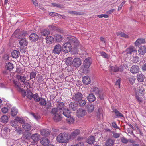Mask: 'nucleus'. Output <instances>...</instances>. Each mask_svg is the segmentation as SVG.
I'll return each mask as SVG.
<instances>
[{
    "label": "nucleus",
    "mask_w": 146,
    "mask_h": 146,
    "mask_svg": "<svg viewBox=\"0 0 146 146\" xmlns=\"http://www.w3.org/2000/svg\"><path fill=\"white\" fill-rule=\"evenodd\" d=\"M65 62L66 64L68 66L72 65L73 60L72 57H68L65 59Z\"/></svg>",
    "instance_id": "6ab92c4d"
},
{
    "label": "nucleus",
    "mask_w": 146,
    "mask_h": 146,
    "mask_svg": "<svg viewBox=\"0 0 146 146\" xmlns=\"http://www.w3.org/2000/svg\"><path fill=\"white\" fill-rule=\"evenodd\" d=\"M1 119L2 122L6 123L8 121L9 118L7 116L4 115L1 117Z\"/></svg>",
    "instance_id": "a19ab883"
},
{
    "label": "nucleus",
    "mask_w": 146,
    "mask_h": 146,
    "mask_svg": "<svg viewBox=\"0 0 146 146\" xmlns=\"http://www.w3.org/2000/svg\"><path fill=\"white\" fill-rule=\"evenodd\" d=\"M139 70V66L136 65H134L132 66L130 70L131 72L133 74L138 73Z\"/></svg>",
    "instance_id": "9b49d317"
},
{
    "label": "nucleus",
    "mask_w": 146,
    "mask_h": 146,
    "mask_svg": "<svg viewBox=\"0 0 146 146\" xmlns=\"http://www.w3.org/2000/svg\"><path fill=\"white\" fill-rule=\"evenodd\" d=\"M88 100L91 102H94L96 100V98L92 94H89L87 98Z\"/></svg>",
    "instance_id": "c85d7f7f"
},
{
    "label": "nucleus",
    "mask_w": 146,
    "mask_h": 146,
    "mask_svg": "<svg viewBox=\"0 0 146 146\" xmlns=\"http://www.w3.org/2000/svg\"><path fill=\"white\" fill-rule=\"evenodd\" d=\"M70 139V135L67 133H60L57 137L58 142L61 143H68Z\"/></svg>",
    "instance_id": "f03ea898"
},
{
    "label": "nucleus",
    "mask_w": 146,
    "mask_h": 146,
    "mask_svg": "<svg viewBox=\"0 0 146 146\" xmlns=\"http://www.w3.org/2000/svg\"><path fill=\"white\" fill-rule=\"evenodd\" d=\"M52 6L53 7H57L58 8L63 7V5L60 4H57L56 3H51Z\"/></svg>",
    "instance_id": "603ef678"
},
{
    "label": "nucleus",
    "mask_w": 146,
    "mask_h": 146,
    "mask_svg": "<svg viewBox=\"0 0 146 146\" xmlns=\"http://www.w3.org/2000/svg\"><path fill=\"white\" fill-rule=\"evenodd\" d=\"M36 74V72H31L30 73V79H31L33 78H35Z\"/></svg>",
    "instance_id": "6e6d98bb"
},
{
    "label": "nucleus",
    "mask_w": 146,
    "mask_h": 146,
    "mask_svg": "<svg viewBox=\"0 0 146 146\" xmlns=\"http://www.w3.org/2000/svg\"><path fill=\"white\" fill-rule=\"evenodd\" d=\"M53 38L51 36H47L46 38V42L47 44H49L52 43L54 41Z\"/></svg>",
    "instance_id": "c756f323"
},
{
    "label": "nucleus",
    "mask_w": 146,
    "mask_h": 146,
    "mask_svg": "<svg viewBox=\"0 0 146 146\" xmlns=\"http://www.w3.org/2000/svg\"><path fill=\"white\" fill-rule=\"evenodd\" d=\"M1 111L2 112L5 113L8 112V110L7 108L4 107L2 108Z\"/></svg>",
    "instance_id": "338daca9"
},
{
    "label": "nucleus",
    "mask_w": 146,
    "mask_h": 146,
    "mask_svg": "<svg viewBox=\"0 0 146 146\" xmlns=\"http://www.w3.org/2000/svg\"><path fill=\"white\" fill-rule=\"evenodd\" d=\"M80 101V102H79V104L81 106H84L86 103V101L84 100H81Z\"/></svg>",
    "instance_id": "13d9d810"
},
{
    "label": "nucleus",
    "mask_w": 146,
    "mask_h": 146,
    "mask_svg": "<svg viewBox=\"0 0 146 146\" xmlns=\"http://www.w3.org/2000/svg\"><path fill=\"white\" fill-rule=\"evenodd\" d=\"M145 39L143 38H139L137 39L134 42V45L135 46L137 47L141 44L145 43Z\"/></svg>",
    "instance_id": "ddd939ff"
},
{
    "label": "nucleus",
    "mask_w": 146,
    "mask_h": 146,
    "mask_svg": "<svg viewBox=\"0 0 146 146\" xmlns=\"http://www.w3.org/2000/svg\"><path fill=\"white\" fill-rule=\"evenodd\" d=\"M129 80L130 84H133L135 82V78L134 76H131L129 78Z\"/></svg>",
    "instance_id": "c03bdc74"
},
{
    "label": "nucleus",
    "mask_w": 146,
    "mask_h": 146,
    "mask_svg": "<svg viewBox=\"0 0 146 146\" xmlns=\"http://www.w3.org/2000/svg\"><path fill=\"white\" fill-rule=\"evenodd\" d=\"M142 69L143 71H146V63L142 65Z\"/></svg>",
    "instance_id": "774afa93"
},
{
    "label": "nucleus",
    "mask_w": 146,
    "mask_h": 146,
    "mask_svg": "<svg viewBox=\"0 0 146 146\" xmlns=\"http://www.w3.org/2000/svg\"><path fill=\"white\" fill-rule=\"evenodd\" d=\"M28 43L27 40L25 38L21 39L19 42L20 46L23 47L27 46L28 44Z\"/></svg>",
    "instance_id": "393cba45"
},
{
    "label": "nucleus",
    "mask_w": 146,
    "mask_h": 146,
    "mask_svg": "<svg viewBox=\"0 0 146 146\" xmlns=\"http://www.w3.org/2000/svg\"><path fill=\"white\" fill-rule=\"evenodd\" d=\"M26 78V77L24 76H20V79L21 81L24 83H25Z\"/></svg>",
    "instance_id": "e2e57ef3"
},
{
    "label": "nucleus",
    "mask_w": 146,
    "mask_h": 146,
    "mask_svg": "<svg viewBox=\"0 0 146 146\" xmlns=\"http://www.w3.org/2000/svg\"><path fill=\"white\" fill-rule=\"evenodd\" d=\"M114 140L109 138L106 140L105 145L106 146H113L114 144Z\"/></svg>",
    "instance_id": "dca6fc26"
},
{
    "label": "nucleus",
    "mask_w": 146,
    "mask_h": 146,
    "mask_svg": "<svg viewBox=\"0 0 146 146\" xmlns=\"http://www.w3.org/2000/svg\"><path fill=\"white\" fill-rule=\"evenodd\" d=\"M71 112L68 108H64L63 111V114L66 117L68 118L70 116Z\"/></svg>",
    "instance_id": "aec40b11"
},
{
    "label": "nucleus",
    "mask_w": 146,
    "mask_h": 146,
    "mask_svg": "<svg viewBox=\"0 0 146 146\" xmlns=\"http://www.w3.org/2000/svg\"><path fill=\"white\" fill-rule=\"evenodd\" d=\"M112 126L114 128L118 129H120V128L117 125L116 122H114L112 123Z\"/></svg>",
    "instance_id": "0e129e2a"
},
{
    "label": "nucleus",
    "mask_w": 146,
    "mask_h": 146,
    "mask_svg": "<svg viewBox=\"0 0 146 146\" xmlns=\"http://www.w3.org/2000/svg\"><path fill=\"white\" fill-rule=\"evenodd\" d=\"M91 64L90 58L88 57L84 60V65L85 68H88L90 67Z\"/></svg>",
    "instance_id": "f3484780"
},
{
    "label": "nucleus",
    "mask_w": 146,
    "mask_h": 146,
    "mask_svg": "<svg viewBox=\"0 0 146 146\" xmlns=\"http://www.w3.org/2000/svg\"><path fill=\"white\" fill-rule=\"evenodd\" d=\"M95 140V138L93 136H90L87 140V142L90 144L93 143Z\"/></svg>",
    "instance_id": "c9c22d12"
},
{
    "label": "nucleus",
    "mask_w": 146,
    "mask_h": 146,
    "mask_svg": "<svg viewBox=\"0 0 146 146\" xmlns=\"http://www.w3.org/2000/svg\"><path fill=\"white\" fill-rule=\"evenodd\" d=\"M50 133V131L47 130L42 129L40 131L41 134L43 136H46Z\"/></svg>",
    "instance_id": "cd10ccee"
},
{
    "label": "nucleus",
    "mask_w": 146,
    "mask_h": 146,
    "mask_svg": "<svg viewBox=\"0 0 146 146\" xmlns=\"http://www.w3.org/2000/svg\"><path fill=\"white\" fill-rule=\"evenodd\" d=\"M113 134V136L115 138H118L119 137L120 134L119 133H116L114 132H112Z\"/></svg>",
    "instance_id": "052dcab7"
},
{
    "label": "nucleus",
    "mask_w": 146,
    "mask_h": 146,
    "mask_svg": "<svg viewBox=\"0 0 146 146\" xmlns=\"http://www.w3.org/2000/svg\"><path fill=\"white\" fill-rule=\"evenodd\" d=\"M40 135L38 133H35L32 135L31 136V139L34 141H38L40 138Z\"/></svg>",
    "instance_id": "412c9836"
},
{
    "label": "nucleus",
    "mask_w": 146,
    "mask_h": 146,
    "mask_svg": "<svg viewBox=\"0 0 146 146\" xmlns=\"http://www.w3.org/2000/svg\"><path fill=\"white\" fill-rule=\"evenodd\" d=\"M145 90L144 88L142 85L140 86L138 89L135 91V95H139L140 96H143V92Z\"/></svg>",
    "instance_id": "39448f33"
},
{
    "label": "nucleus",
    "mask_w": 146,
    "mask_h": 146,
    "mask_svg": "<svg viewBox=\"0 0 146 146\" xmlns=\"http://www.w3.org/2000/svg\"><path fill=\"white\" fill-rule=\"evenodd\" d=\"M22 127L23 129L24 130L26 131H28L31 129V126L29 124L27 123H25L22 125Z\"/></svg>",
    "instance_id": "b1692460"
},
{
    "label": "nucleus",
    "mask_w": 146,
    "mask_h": 146,
    "mask_svg": "<svg viewBox=\"0 0 146 146\" xmlns=\"http://www.w3.org/2000/svg\"><path fill=\"white\" fill-rule=\"evenodd\" d=\"M40 142L42 145L46 146L49 143V141L47 138H42L40 141Z\"/></svg>",
    "instance_id": "5701e85b"
},
{
    "label": "nucleus",
    "mask_w": 146,
    "mask_h": 146,
    "mask_svg": "<svg viewBox=\"0 0 146 146\" xmlns=\"http://www.w3.org/2000/svg\"><path fill=\"white\" fill-rule=\"evenodd\" d=\"M139 59L137 56V54L136 53H135L133 55V57L132 59V61L133 63H136L139 62Z\"/></svg>",
    "instance_id": "4c0bfd02"
},
{
    "label": "nucleus",
    "mask_w": 146,
    "mask_h": 146,
    "mask_svg": "<svg viewBox=\"0 0 146 146\" xmlns=\"http://www.w3.org/2000/svg\"><path fill=\"white\" fill-rule=\"evenodd\" d=\"M84 143L82 142H78L77 144L74 145H71V146H84Z\"/></svg>",
    "instance_id": "69168bd1"
},
{
    "label": "nucleus",
    "mask_w": 146,
    "mask_h": 146,
    "mask_svg": "<svg viewBox=\"0 0 146 146\" xmlns=\"http://www.w3.org/2000/svg\"><path fill=\"white\" fill-rule=\"evenodd\" d=\"M33 98L34 100L36 102H39L40 100V98L37 93H36L33 95Z\"/></svg>",
    "instance_id": "37998d69"
},
{
    "label": "nucleus",
    "mask_w": 146,
    "mask_h": 146,
    "mask_svg": "<svg viewBox=\"0 0 146 146\" xmlns=\"http://www.w3.org/2000/svg\"><path fill=\"white\" fill-rule=\"evenodd\" d=\"M82 98V95L81 93L78 92L75 94L73 96V99L75 101L79 102Z\"/></svg>",
    "instance_id": "1a4fd4ad"
},
{
    "label": "nucleus",
    "mask_w": 146,
    "mask_h": 146,
    "mask_svg": "<svg viewBox=\"0 0 146 146\" xmlns=\"http://www.w3.org/2000/svg\"><path fill=\"white\" fill-rule=\"evenodd\" d=\"M125 52L126 54H129L131 55L132 53H136L137 51L134 46H130L126 49Z\"/></svg>",
    "instance_id": "0eeeda50"
},
{
    "label": "nucleus",
    "mask_w": 146,
    "mask_h": 146,
    "mask_svg": "<svg viewBox=\"0 0 146 146\" xmlns=\"http://www.w3.org/2000/svg\"><path fill=\"white\" fill-rule=\"evenodd\" d=\"M81 64V61L79 58H76L73 60L72 65L74 67H79L80 66Z\"/></svg>",
    "instance_id": "6e6552de"
},
{
    "label": "nucleus",
    "mask_w": 146,
    "mask_h": 146,
    "mask_svg": "<svg viewBox=\"0 0 146 146\" xmlns=\"http://www.w3.org/2000/svg\"><path fill=\"white\" fill-rule=\"evenodd\" d=\"M78 104L76 102H72L69 104V108L72 111H74L78 108Z\"/></svg>",
    "instance_id": "4468645a"
},
{
    "label": "nucleus",
    "mask_w": 146,
    "mask_h": 146,
    "mask_svg": "<svg viewBox=\"0 0 146 146\" xmlns=\"http://www.w3.org/2000/svg\"><path fill=\"white\" fill-rule=\"evenodd\" d=\"M17 122L15 119L13 121H12L10 122L11 125L14 127H15L17 125Z\"/></svg>",
    "instance_id": "864d4df0"
},
{
    "label": "nucleus",
    "mask_w": 146,
    "mask_h": 146,
    "mask_svg": "<svg viewBox=\"0 0 146 146\" xmlns=\"http://www.w3.org/2000/svg\"><path fill=\"white\" fill-rule=\"evenodd\" d=\"M80 133V131L79 129H76L73 131L71 133L70 137L73 138L75 137L76 136L78 135Z\"/></svg>",
    "instance_id": "2f4dec72"
},
{
    "label": "nucleus",
    "mask_w": 146,
    "mask_h": 146,
    "mask_svg": "<svg viewBox=\"0 0 146 146\" xmlns=\"http://www.w3.org/2000/svg\"><path fill=\"white\" fill-rule=\"evenodd\" d=\"M50 31L48 29L43 30L41 32V34L45 36H47L50 34Z\"/></svg>",
    "instance_id": "ea45409f"
},
{
    "label": "nucleus",
    "mask_w": 146,
    "mask_h": 146,
    "mask_svg": "<svg viewBox=\"0 0 146 146\" xmlns=\"http://www.w3.org/2000/svg\"><path fill=\"white\" fill-rule=\"evenodd\" d=\"M142 96H140L139 95H135V98L137 101L140 103H142L143 100Z\"/></svg>",
    "instance_id": "a18cd8bd"
},
{
    "label": "nucleus",
    "mask_w": 146,
    "mask_h": 146,
    "mask_svg": "<svg viewBox=\"0 0 146 146\" xmlns=\"http://www.w3.org/2000/svg\"><path fill=\"white\" fill-rule=\"evenodd\" d=\"M15 119L17 121V122H19L20 123H22L24 122V120L22 118L17 117Z\"/></svg>",
    "instance_id": "5fc2aeb1"
},
{
    "label": "nucleus",
    "mask_w": 146,
    "mask_h": 146,
    "mask_svg": "<svg viewBox=\"0 0 146 146\" xmlns=\"http://www.w3.org/2000/svg\"><path fill=\"white\" fill-rule=\"evenodd\" d=\"M115 113L117 117H123L124 115L116 109H114L113 111Z\"/></svg>",
    "instance_id": "e433bc0d"
},
{
    "label": "nucleus",
    "mask_w": 146,
    "mask_h": 146,
    "mask_svg": "<svg viewBox=\"0 0 146 146\" xmlns=\"http://www.w3.org/2000/svg\"><path fill=\"white\" fill-rule=\"evenodd\" d=\"M38 36L35 33L31 34L29 36V39L31 41L35 42L38 39Z\"/></svg>",
    "instance_id": "f8f14e48"
},
{
    "label": "nucleus",
    "mask_w": 146,
    "mask_h": 146,
    "mask_svg": "<svg viewBox=\"0 0 146 146\" xmlns=\"http://www.w3.org/2000/svg\"><path fill=\"white\" fill-rule=\"evenodd\" d=\"M116 35L117 36L125 38H129V36L127 34L122 32H118L116 33Z\"/></svg>",
    "instance_id": "bb28decb"
},
{
    "label": "nucleus",
    "mask_w": 146,
    "mask_h": 146,
    "mask_svg": "<svg viewBox=\"0 0 146 146\" xmlns=\"http://www.w3.org/2000/svg\"><path fill=\"white\" fill-rule=\"evenodd\" d=\"M90 92L92 94H94L96 95H99V90L96 87H94L91 89Z\"/></svg>",
    "instance_id": "4be33fe9"
},
{
    "label": "nucleus",
    "mask_w": 146,
    "mask_h": 146,
    "mask_svg": "<svg viewBox=\"0 0 146 146\" xmlns=\"http://www.w3.org/2000/svg\"><path fill=\"white\" fill-rule=\"evenodd\" d=\"M27 97L30 99H31L33 97V95L32 92L31 91L28 92L27 94Z\"/></svg>",
    "instance_id": "bf43d9fd"
},
{
    "label": "nucleus",
    "mask_w": 146,
    "mask_h": 146,
    "mask_svg": "<svg viewBox=\"0 0 146 146\" xmlns=\"http://www.w3.org/2000/svg\"><path fill=\"white\" fill-rule=\"evenodd\" d=\"M61 111L58 108H53L51 112V113L53 116L54 121L58 122L61 120Z\"/></svg>",
    "instance_id": "7ed1b4c3"
},
{
    "label": "nucleus",
    "mask_w": 146,
    "mask_h": 146,
    "mask_svg": "<svg viewBox=\"0 0 146 146\" xmlns=\"http://www.w3.org/2000/svg\"><path fill=\"white\" fill-rule=\"evenodd\" d=\"M18 113L17 109L14 107L12 108L11 110V114L12 116L14 117Z\"/></svg>",
    "instance_id": "58836bf2"
},
{
    "label": "nucleus",
    "mask_w": 146,
    "mask_h": 146,
    "mask_svg": "<svg viewBox=\"0 0 146 146\" xmlns=\"http://www.w3.org/2000/svg\"><path fill=\"white\" fill-rule=\"evenodd\" d=\"M20 53L19 52L16 50H14L11 53L12 56L13 58H17L19 56Z\"/></svg>",
    "instance_id": "7c9ffc66"
},
{
    "label": "nucleus",
    "mask_w": 146,
    "mask_h": 146,
    "mask_svg": "<svg viewBox=\"0 0 146 146\" xmlns=\"http://www.w3.org/2000/svg\"><path fill=\"white\" fill-rule=\"evenodd\" d=\"M68 13H70L72 15H82L83 14V13L82 12H77L75 11H68Z\"/></svg>",
    "instance_id": "79ce46f5"
},
{
    "label": "nucleus",
    "mask_w": 146,
    "mask_h": 146,
    "mask_svg": "<svg viewBox=\"0 0 146 146\" xmlns=\"http://www.w3.org/2000/svg\"><path fill=\"white\" fill-rule=\"evenodd\" d=\"M62 50V47L59 44L55 45L52 50V52L54 54H57L59 55Z\"/></svg>",
    "instance_id": "423d86ee"
},
{
    "label": "nucleus",
    "mask_w": 146,
    "mask_h": 146,
    "mask_svg": "<svg viewBox=\"0 0 146 146\" xmlns=\"http://www.w3.org/2000/svg\"><path fill=\"white\" fill-rule=\"evenodd\" d=\"M82 82L84 84L88 85L90 83V78L88 76H84L82 78Z\"/></svg>",
    "instance_id": "a211bd4d"
},
{
    "label": "nucleus",
    "mask_w": 146,
    "mask_h": 146,
    "mask_svg": "<svg viewBox=\"0 0 146 146\" xmlns=\"http://www.w3.org/2000/svg\"><path fill=\"white\" fill-rule=\"evenodd\" d=\"M121 141L123 143H126L128 142V140L123 137L121 138Z\"/></svg>",
    "instance_id": "680f3d73"
},
{
    "label": "nucleus",
    "mask_w": 146,
    "mask_h": 146,
    "mask_svg": "<svg viewBox=\"0 0 146 146\" xmlns=\"http://www.w3.org/2000/svg\"><path fill=\"white\" fill-rule=\"evenodd\" d=\"M28 35V34L27 32L26 31H23L20 34V35H19V37L21 38V37H25L27 36Z\"/></svg>",
    "instance_id": "09e8293b"
},
{
    "label": "nucleus",
    "mask_w": 146,
    "mask_h": 146,
    "mask_svg": "<svg viewBox=\"0 0 146 146\" xmlns=\"http://www.w3.org/2000/svg\"><path fill=\"white\" fill-rule=\"evenodd\" d=\"M77 116L79 117H84L86 114V112L85 110L82 109H80L77 110Z\"/></svg>",
    "instance_id": "2eb2a0df"
},
{
    "label": "nucleus",
    "mask_w": 146,
    "mask_h": 146,
    "mask_svg": "<svg viewBox=\"0 0 146 146\" xmlns=\"http://www.w3.org/2000/svg\"><path fill=\"white\" fill-rule=\"evenodd\" d=\"M40 104L42 106H45L46 104V102L45 99L41 98L40 99Z\"/></svg>",
    "instance_id": "49530a36"
},
{
    "label": "nucleus",
    "mask_w": 146,
    "mask_h": 146,
    "mask_svg": "<svg viewBox=\"0 0 146 146\" xmlns=\"http://www.w3.org/2000/svg\"><path fill=\"white\" fill-rule=\"evenodd\" d=\"M94 105L92 104H89L87 107L88 111L89 112H92L94 109Z\"/></svg>",
    "instance_id": "72a5a7b5"
},
{
    "label": "nucleus",
    "mask_w": 146,
    "mask_h": 146,
    "mask_svg": "<svg viewBox=\"0 0 146 146\" xmlns=\"http://www.w3.org/2000/svg\"><path fill=\"white\" fill-rule=\"evenodd\" d=\"M67 40L69 42L64 43L63 46V49L66 53L69 52L72 48L71 43L76 47L79 44V42L76 38L73 36H70L67 38Z\"/></svg>",
    "instance_id": "f257e3e1"
},
{
    "label": "nucleus",
    "mask_w": 146,
    "mask_h": 146,
    "mask_svg": "<svg viewBox=\"0 0 146 146\" xmlns=\"http://www.w3.org/2000/svg\"><path fill=\"white\" fill-rule=\"evenodd\" d=\"M144 78V76L142 74H138L137 75V79L139 82H143Z\"/></svg>",
    "instance_id": "f704fd0d"
},
{
    "label": "nucleus",
    "mask_w": 146,
    "mask_h": 146,
    "mask_svg": "<svg viewBox=\"0 0 146 146\" xmlns=\"http://www.w3.org/2000/svg\"><path fill=\"white\" fill-rule=\"evenodd\" d=\"M97 16L100 18H102L103 17H104L105 18H108L109 16L108 15H106V14H102L101 15H97Z\"/></svg>",
    "instance_id": "4d7b16f0"
},
{
    "label": "nucleus",
    "mask_w": 146,
    "mask_h": 146,
    "mask_svg": "<svg viewBox=\"0 0 146 146\" xmlns=\"http://www.w3.org/2000/svg\"><path fill=\"white\" fill-rule=\"evenodd\" d=\"M67 121L69 124H72L75 121V119L72 117L69 118L68 117L67 119Z\"/></svg>",
    "instance_id": "8fccbe9b"
},
{
    "label": "nucleus",
    "mask_w": 146,
    "mask_h": 146,
    "mask_svg": "<svg viewBox=\"0 0 146 146\" xmlns=\"http://www.w3.org/2000/svg\"><path fill=\"white\" fill-rule=\"evenodd\" d=\"M139 54L141 55H143L146 53V47L145 46H141L138 50Z\"/></svg>",
    "instance_id": "9d476101"
},
{
    "label": "nucleus",
    "mask_w": 146,
    "mask_h": 146,
    "mask_svg": "<svg viewBox=\"0 0 146 146\" xmlns=\"http://www.w3.org/2000/svg\"><path fill=\"white\" fill-rule=\"evenodd\" d=\"M102 56L105 58H108V55L104 52L102 51L100 53Z\"/></svg>",
    "instance_id": "3c124183"
},
{
    "label": "nucleus",
    "mask_w": 146,
    "mask_h": 146,
    "mask_svg": "<svg viewBox=\"0 0 146 146\" xmlns=\"http://www.w3.org/2000/svg\"><path fill=\"white\" fill-rule=\"evenodd\" d=\"M64 106V103L63 102H60L58 106V108L60 111L62 110V108Z\"/></svg>",
    "instance_id": "de8ad7c7"
},
{
    "label": "nucleus",
    "mask_w": 146,
    "mask_h": 146,
    "mask_svg": "<svg viewBox=\"0 0 146 146\" xmlns=\"http://www.w3.org/2000/svg\"><path fill=\"white\" fill-rule=\"evenodd\" d=\"M123 66L121 65L119 67H117L116 66H111L110 68V71L112 73V72H117L118 71L122 72L123 70Z\"/></svg>",
    "instance_id": "20e7f679"
},
{
    "label": "nucleus",
    "mask_w": 146,
    "mask_h": 146,
    "mask_svg": "<svg viewBox=\"0 0 146 146\" xmlns=\"http://www.w3.org/2000/svg\"><path fill=\"white\" fill-rule=\"evenodd\" d=\"M5 67L7 70L11 71L13 70L14 68V66L12 63L9 62L6 64Z\"/></svg>",
    "instance_id": "a878e982"
},
{
    "label": "nucleus",
    "mask_w": 146,
    "mask_h": 146,
    "mask_svg": "<svg viewBox=\"0 0 146 146\" xmlns=\"http://www.w3.org/2000/svg\"><path fill=\"white\" fill-rule=\"evenodd\" d=\"M54 38L56 41L58 42H61L63 40L62 36L56 34L54 35Z\"/></svg>",
    "instance_id": "473e14b6"
}]
</instances>
